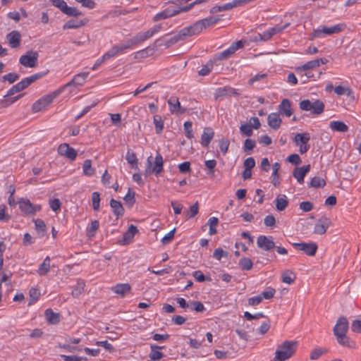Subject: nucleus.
<instances>
[{"mask_svg":"<svg viewBox=\"0 0 361 361\" xmlns=\"http://www.w3.org/2000/svg\"><path fill=\"white\" fill-rule=\"evenodd\" d=\"M44 317L49 324H57L60 322L59 313L54 312L51 309H47L44 311Z\"/></svg>","mask_w":361,"mask_h":361,"instance_id":"26","label":"nucleus"},{"mask_svg":"<svg viewBox=\"0 0 361 361\" xmlns=\"http://www.w3.org/2000/svg\"><path fill=\"white\" fill-rule=\"evenodd\" d=\"M310 170V165L307 164L303 166L302 167L295 168L293 171V177L297 180V181L302 184L304 183L305 176Z\"/></svg>","mask_w":361,"mask_h":361,"instance_id":"19","label":"nucleus"},{"mask_svg":"<svg viewBox=\"0 0 361 361\" xmlns=\"http://www.w3.org/2000/svg\"><path fill=\"white\" fill-rule=\"evenodd\" d=\"M50 257L49 256H47L44 259L43 262L40 264L38 267L37 272L39 276H42L48 274V272L50 270Z\"/></svg>","mask_w":361,"mask_h":361,"instance_id":"28","label":"nucleus"},{"mask_svg":"<svg viewBox=\"0 0 361 361\" xmlns=\"http://www.w3.org/2000/svg\"><path fill=\"white\" fill-rule=\"evenodd\" d=\"M59 94L60 91L49 93L43 96L32 104V111L34 112H39L45 109L56 97L59 96Z\"/></svg>","mask_w":361,"mask_h":361,"instance_id":"5","label":"nucleus"},{"mask_svg":"<svg viewBox=\"0 0 361 361\" xmlns=\"http://www.w3.org/2000/svg\"><path fill=\"white\" fill-rule=\"evenodd\" d=\"M214 132L211 128H205L201 136V144L202 146L207 147L213 139Z\"/></svg>","mask_w":361,"mask_h":361,"instance_id":"24","label":"nucleus"},{"mask_svg":"<svg viewBox=\"0 0 361 361\" xmlns=\"http://www.w3.org/2000/svg\"><path fill=\"white\" fill-rule=\"evenodd\" d=\"M219 149H220L221 152L224 154H226L228 150V147L230 145L229 140L228 139L222 138V139L219 140Z\"/></svg>","mask_w":361,"mask_h":361,"instance_id":"59","label":"nucleus"},{"mask_svg":"<svg viewBox=\"0 0 361 361\" xmlns=\"http://www.w3.org/2000/svg\"><path fill=\"white\" fill-rule=\"evenodd\" d=\"M153 123L155 126V130L157 134H160L164 129V121L160 115H155L153 118Z\"/></svg>","mask_w":361,"mask_h":361,"instance_id":"40","label":"nucleus"},{"mask_svg":"<svg viewBox=\"0 0 361 361\" xmlns=\"http://www.w3.org/2000/svg\"><path fill=\"white\" fill-rule=\"evenodd\" d=\"M255 141L251 139H246L244 142L243 149L247 154H250L255 147Z\"/></svg>","mask_w":361,"mask_h":361,"instance_id":"51","label":"nucleus"},{"mask_svg":"<svg viewBox=\"0 0 361 361\" xmlns=\"http://www.w3.org/2000/svg\"><path fill=\"white\" fill-rule=\"evenodd\" d=\"M327 350L322 348H316L311 353L310 358L312 360H318L322 355L326 353Z\"/></svg>","mask_w":361,"mask_h":361,"instance_id":"49","label":"nucleus"},{"mask_svg":"<svg viewBox=\"0 0 361 361\" xmlns=\"http://www.w3.org/2000/svg\"><path fill=\"white\" fill-rule=\"evenodd\" d=\"M276 293V290L274 288L268 287L265 290L262 292L261 296L262 299L269 300L272 298Z\"/></svg>","mask_w":361,"mask_h":361,"instance_id":"62","label":"nucleus"},{"mask_svg":"<svg viewBox=\"0 0 361 361\" xmlns=\"http://www.w3.org/2000/svg\"><path fill=\"white\" fill-rule=\"evenodd\" d=\"M267 122L270 128L277 130L281 127L282 121L279 114L271 113L268 115Z\"/></svg>","mask_w":361,"mask_h":361,"instance_id":"21","label":"nucleus"},{"mask_svg":"<svg viewBox=\"0 0 361 361\" xmlns=\"http://www.w3.org/2000/svg\"><path fill=\"white\" fill-rule=\"evenodd\" d=\"M192 310L197 312H202L205 310V307L202 302L200 301L193 300L190 302V307Z\"/></svg>","mask_w":361,"mask_h":361,"instance_id":"56","label":"nucleus"},{"mask_svg":"<svg viewBox=\"0 0 361 361\" xmlns=\"http://www.w3.org/2000/svg\"><path fill=\"white\" fill-rule=\"evenodd\" d=\"M183 40H185V39H184L183 35H181L180 31H179L177 34L174 35L171 37L166 38V41L164 42V46L168 48V47L176 44L177 42H178L180 41H183Z\"/></svg>","mask_w":361,"mask_h":361,"instance_id":"35","label":"nucleus"},{"mask_svg":"<svg viewBox=\"0 0 361 361\" xmlns=\"http://www.w3.org/2000/svg\"><path fill=\"white\" fill-rule=\"evenodd\" d=\"M235 53V51L233 50V48L231 47V45L224 51L219 53L215 56L216 59L217 60H225L228 58H229L231 56H232Z\"/></svg>","mask_w":361,"mask_h":361,"instance_id":"39","label":"nucleus"},{"mask_svg":"<svg viewBox=\"0 0 361 361\" xmlns=\"http://www.w3.org/2000/svg\"><path fill=\"white\" fill-rule=\"evenodd\" d=\"M331 224V221L326 216H322L318 219L314 225V233L323 235L326 232L327 228Z\"/></svg>","mask_w":361,"mask_h":361,"instance_id":"15","label":"nucleus"},{"mask_svg":"<svg viewBox=\"0 0 361 361\" xmlns=\"http://www.w3.org/2000/svg\"><path fill=\"white\" fill-rule=\"evenodd\" d=\"M293 246L298 250L304 252L308 256H314L318 247L316 243H294Z\"/></svg>","mask_w":361,"mask_h":361,"instance_id":"8","label":"nucleus"},{"mask_svg":"<svg viewBox=\"0 0 361 361\" xmlns=\"http://www.w3.org/2000/svg\"><path fill=\"white\" fill-rule=\"evenodd\" d=\"M239 93L237 90L231 87L230 86H224L221 87H219L215 90L214 97L215 100H218L219 99L224 97H230L232 96H238Z\"/></svg>","mask_w":361,"mask_h":361,"instance_id":"12","label":"nucleus"},{"mask_svg":"<svg viewBox=\"0 0 361 361\" xmlns=\"http://www.w3.org/2000/svg\"><path fill=\"white\" fill-rule=\"evenodd\" d=\"M6 38L11 48L16 49L20 46L21 35L18 31H11L7 34Z\"/></svg>","mask_w":361,"mask_h":361,"instance_id":"18","label":"nucleus"},{"mask_svg":"<svg viewBox=\"0 0 361 361\" xmlns=\"http://www.w3.org/2000/svg\"><path fill=\"white\" fill-rule=\"evenodd\" d=\"M110 206L112 209L114 214L117 219L122 216L124 214V208L120 201L111 199L110 200Z\"/></svg>","mask_w":361,"mask_h":361,"instance_id":"27","label":"nucleus"},{"mask_svg":"<svg viewBox=\"0 0 361 361\" xmlns=\"http://www.w3.org/2000/svg\"><path fill=\"white\" fill-rule=\"evenodd\" d=\"M238 264L241 269L244 271L250 270L253 266L252 260L248 257H243L240 259Z\"/></svg>","mask_w":361,"mask_h":361,"instance_id":"42","label":"nucleus"},{"mask_svg":"<svg viewBox=\"0 0 361 361\" xmlns=\"http://www.w3.org/2000/svg\"><path fill=\"white\" fill-rule=\"evenodd\" d=\"M88 23V19L85 18L82 19L72 18L65 23L63 25V30L78 29L84 27Z\"/></svg>","mask_w":361,"mask_h":361,"instance_id":"17","label":"nucleus"},{"mask_svg":"<svg viewBox=\"0 0 361 361\" xmlns=\"http://www.w3.org/2000/svg\"><path fill=\"white\" fill-rule=\"evenodd\" d=\"M52 5L58 8L62 13L64 12L65 8L67 7V4L64 0H49Z\"/></svg>","mask_w":361,"mask_h":361,"instance_id":"61","label":"nucleus"},{"mask_svg":"<svg viewBox=\"0 0 361 361\" xmlns=\"http://www.w3.org/2000/svg\"><path fill=\"white\" fill-rule=\"evenodd\" d=\"M279 110L280 114L282 115H285L286 117H290L293 114L291 109V102L288 99H283L279 105Z\"/></svg>","mask_w":361,"mask_h":361,"instance_id":"23","label":"nucleus"},{"mask_svg":"<svg viewBox=\"0 0 361 361\" xmlns=\"http://www.w3.org/2000/svg\"><path fill=\"white\" fill-rule=\"evenodd\" d=\"M299 106L300 109L302 111H310L312 115L318 116L324 110V103L319 99H317L313 102L309 99H304L300 102Z\"/></svg>","mask_w":361,"mask_h":361,"instance_id":"4","label":"nucleus"},{"mask_svg":"<svg viewBox=\"0 0 361 361\" xmlns=\"http://www.w3.org/2000/svg\"><path fill=\"white\" fill-rule=\"evenodd\" d=\"M63 13L67 15L68 16H71V17H78V16L82 15V12H80L76 8L71 7L68 6H67V7L65 8V11H64Z\"/></svg>","mask_w":361,"mask_h":361,"instance_id":"52","label":"nucleus"},{"mask_svg":"<svg viewBox=\"0 0 361 361\" xmlns=\"http://www.w3.org/2000/svg\"><path fill=\"white\" fill-rule=\"evenodd\" d=\"M288 204V200L285 195H280L276 199V208L279 211H283Z\"/></svg>","mask_w":361,"mask_h":361,"instance_id":"34","label":"nucleus"},{"mask_svg":"<svg viewBox=\"0 0 361 361\" xmlns=\"http://www.w3.org/2000/svg\"><path fill=\"white\" fill-rule=\"evenodd\" d=\"M61 357L65 361H87V357H79V356H77V355H61Z\"/></svg>","mask_w":361,"mask_h":361,"instance_id":"63","label":"nucleus"},{"mask_svg":"<svg viewBox=\"0 0 361 361\" xmlns=\"http://www.w3.org/2000/svg\"><path fill=\"white\" fill-rule=\"evenodd\" d=\"M89 75V72H83L76 74L73 78L67 83V86L77 87L83 85Z\"/></svg>","mask_w":361,"mask_h":361,"instance_id":"20","label":"nucleus"},{"mask_svg":"<svg viewBox=\"0 0 361 361\" xmlns=\"http://www.w3.org/2000/svg\"><path fill=\"white\" fill-rule=\"evenodd\" d=\"M325 185H326L325 180L319 176H315V177L312 178L309 184V187L314 188H324Z\"/></svg>","mask_w":361,"mask_h":361,"instance_id":"37","label":"nucleus"},{"mask_svg":"<svg viewBox=\"0 0 361 361\" xmlns=\"http://www.w3.org/2000/svg\"><path fill=\"white\" fill-rule=\"evenodd\" d=\"M257 245L258 247L264 251H270L276 247L274 238L271 235L267 236L261 235L258 236L257 239Z\"/></svg>","mask_w":361,"mask_h":361,"instance_id":"10","label":"nucleus"},{"mask_svg":"<svg viewBox=\"0 0 361 361\" xmlns=\"http://www.w3.org/2000/svg\"><path fill=\"white\" fill-rule=\"evenodd\" d=\"M349 328V324L348 319L344 316H341L334 327V334L335 336H338V335H345L348 332Z\"/></svg>","mask_w":361,"mask_h":361,"instance_id":"14","label":"nucleus"},{"mask_svg":"<svg viewBox=\"0 0 361 361\" xmlns=\"http://www.w3.org/2000/svg\"><path fill=\"white\" fill-rule=\"evenodd\" d=\"M213 68L212 61H209L207 64L204 65L202 68L198 71V73L201 76H205L208 75Z\"/></svg>","mask_w":361,"mask_h":361,"instance_id":"55","label":"nucleus"},{"mask_svg":"<svg viewBox=\"0 0 361 361\" xmlns=\"http://www.w3.org/2000/svg\"><path fill=\"white\" fill-rule=\"evenodd\" d=\"M240 132L247 137H250L253 133L252 126L247 123L241 125Z\"/></svg>","mask_w":361,"mask_h":361,"instance_id":"58","label":"nucleus"},{"mask_svg":"<svg viewBox=\"0 0 361 361\" xmlns=\"http://www.w3.org/2000/svg\"><path fill=\"white\" fill-rule=\"evenodd\" d=\"M310 140V135L308 133H297L294 137V142L296 145H305L308 144Z\"/></svg>","mask_w":361,"mask_h":361,"instance_id":"36","label":"nucleus"},{"mask_svg":"<svg viewBox=\"0 0 361 361\" xmlns=\"http://www.w3.org/2000/svg\"><path fill=\"white\" fill-rule=\"evenodd\" d=\"M35 229L40 236H44L46 232V224L42 219H37L34 221Z\"/></svg>","mask_w":361,"mask_h":361,"instance_id":"38","label":"nucleus"},{"mask_svg":"<svg viewBox=\"0 0 361 361\" xmlns=\"http://www.w3.org/2000/svg\"><path fill=\"white\" fill-rule=\"evenodd\" d=\"M83 173L87 176H92L94 173V169L92 167V161L86 159L82 166Z\"/></svg>","mask_w":361,"mask_h":361,"instance_id":"45","label":"nucleus"},{"mask_svg":"<svg viewBox=\"0 0 361 361\" xmlns=\"http://www.w3.org/2000/svg\"><path fill=\"white\" fill-rule=\"evenodd\" d=\"M135 192L133 191L130 188L128 189V191L126 196L124 197L123 200L126 202V203L131 207L135 202Z\"/></svg>","mask_w":361,"mask_h":361,"instance_id":"48","label":"nucleus"},{"mask_svg":"<svg viewBox=\"0 0 361 361\" xmlns=\"http://www.w3.org/2000/svg\"><path fill=\"white\" fill-rule=\"evenodd\" d=\"M23 95H24V94H18L14 97L1 99L0 100V105L3 108H6L20 99Z\"/></svg>","mask_w":361,"mask_h":361,"instance_id":"44","label":"nucleus"},{"mask_svg":"<svg viewBox=\"0 0 361 361\" xmlns=\"http://www.w3.org/2000/svg\"><path fill=\"white\" fill-rule=\"evenodd\" d=\"M19 75L15 73H9L5 75H3L1 80L3 82L8 81L10 84H12L17 81L19 78Z\"/></svg>","mask_w":361,"mask_h":361,"instance_id":"53","label":"nucleus"},{"mask_svg":"<svg viewBox=\"0 0 361 361\" xmlns=\"http://www.w3.org/2000/svg\"><path fill=\"white\" fill-rule=\"evenodd\" d=\"M19 209L25 215H35L37 212L41 210V206L32 204L27 199L21 198L18 201Z\"/></svg>","mask_w":361,"mask_h":361,"instance_id":"7","label":"nucleus"},{"mask_svg":"<svg viewBox=\"0 0 361 361\" xmlns=\"http://www.w3.org/2000/svg\"><path fill=\"white\" fill-rule=\"evenodd\" d=\"M164 160L161 154L157 153L154 161L152 160V157L149 156L147 159V168L144 173L145 176L154 173L156 176L160 175L164 171Z\"/></svg>","mask_w":361,"mask_h":361,"instance_id":"3","label":"nucleus"},{"mask_svg":"<svg viewBox=\"0 0 361 361\" xmlns=\"http://www.w3.org/2000/svg\"><path fill=\"white\" fill-rule=\"evenodd\" d=\"M219 18L214 16H209L199 20L200 24L202 25V28L206 29L207 27L216 24L219 21Z\"/></svg>","mask_w":361,"mask_h":361,"instance_id":"41","label":"nucleus"},{"mask_svg":"<svg viewBox=\"0 0 361 361\" xmlns=\"http://www.w3.org/2000/svg\"><path fill=\"white\" fill-rule=\"evenodd\" d=\"M219 223V219L216 217H211L209 219L207 224L209 226V235H214L217 233V230L216 228V226H217Z\"/></svg>","mask_w":361,"mask_h":361,"instance_id":"46","label":"nucleus"},{"mask_svg":"<svg viewBox=\"0 0 361 361\" xmlns=\"http://www.w3.org/2000/svg\"><path fill=\"white\" fill-rule=\"evenodd\" d=\"M58 153L71 161L75 160L78 155L77 151L68 143L61 144L58 147Z\"/></svg>","mask_w":361,"mask_h":361,"instance_id":"13","label":"nucleus"},{"mask_svg":"<svg viewBox=\"0 0 361 361\" xmlns=\"http://www.w3.org/2000/svg\"><path fill=\"white\" fill-rule=\"evenodd\" d=\"M228 253L220 247L215 249L213 252V257L219 261H220L222 257H228Z\"/></svg>","mask_w":361,"mask_h":361,"instance_id":"60","label":"nucleus"},{"mask_svg":"<svg viewBox=\"0 0 361 361\" xmlns=\"http://www.w3.org/2000/svg\"><path fill=\"white\" fill-rule=\"evenodd\" d=\"M199 212V204L198 202H196L194 204H192L188 211L185 212V214L186 219H192L194 218Z\"/></svg>","mask_w":361,"mask_h":361,"instance_id":"47","label":"nucleus"},{"mask_svg":"<svg viewBox=\"0 0 361 361\" xmlns=\"http://www.w3.org/2000/svg\"><path fill=\"white\" fill-rule=\"evenodd\" d=\"M185 135L188 139L193 137L192 123L191 121H185L183 124Z\"/></svg>","mask_w":361,"mask_h":361,"instance_id":"54","label":"nucleus"},{"mask_svg":"<svg viewBox=\"0 0 361 361\" xmlns=\"http://www.w3.org/2000/svg\"><path fill=\"white\" fill-rule=\"evenodd\" d=\"M346 28V24L341 23L331 27L320 26L314 29L310 35V39L322 38L326 35H332L343 32Z\"/></svg>","mask_w":361,"mask_h":361,"instance_id":"2","label":"nucleus"},{"mask_svg":"<svg viewBox=\"0 0 361 361\" xmlns=\"http://www.w3.org/2000/svg\"><path fill=\"white\" fill-rule=\"evenodd\" d=\"M39 54L35 51H28L19 59V63L25 67L34 68L37 65Z\"/></svg>","mask_w":361,"mask_h":361,"instance_id":"6","label":"nucleus"},{"mask_svg":"<svg viewBox=\"0 0 361 361\" xmlns=\"http://www.w3.org/2000/svg\"><path fill=\"white\" fill-rule=\"evenodd\" d=\"M131 290V286L129 283H118L111 288V290L121 297H124Z\"/></svg>","mask_w":361,"mask_h":361,"instance_id":"22","label":"nucleus"},{"mask_svg":"<svg viewBox=\"0 0 361 361\" xmlns=\"http://www.w3.org/2000/svg\"><path fill=\"white\" fill-rule=\"evenodd\" d=\"M329 127L331 130L336 132L345 133L348 130V126L343 121H332L329 123Z\"/></svg>","mask_w":361,"mask_h":361,"instance_id":"30","label":"nucleus"},{"mask_svg":"<svg viewBox=\"0 0 361 361\" xmlns=\"http://www.w3.org/2000/svg\"><path fill=\"white\" fill-rule=\"evenodd\" d=\"M126 159L128 161V163L130 164L132 168H134L135 166H137V159L135 153H134L132 150H128L126 155Z\"/></svg>","mask_w":361,"mask_h":361,"instance_id":"43","label":"nucleus"},{"mask_svg":"<svg viewBox=\"0 0 361 361\" xmlns=\"http://www.w3.org/2000/svg\"><path fill=\"white\" fill-rule=\"evenodd\" d=\"M338 343L344 346L349 348H355L356 346L355 342L352 341L349 337L345 335H338V336H336Z\"/></svg>","mask_w":361,"mask_h":361,"instance_id":"29","label":"nucleus"},{"mask_svg":"<svg viewBox=\"0 0 361 361\" xmlns=\"http://www.w3.org/2000/svg\"><path fill=\"white\" fill-rule=\"evenodd\" d=\"M92 208L98 211L100 207V194L98 192H94L92 194Z\"/></svg>","mask_w":361,"mask_h":361,"instance_id":"50","label":"nucleus"},{"mask_svg":"<svg viewBox=\"0 0 361 361\" xmlns=\"http://www.w3.org/2000/svg\"><path fill=\"white\" fill-rule=\"evenodd\" d=\"M352 331L357 334H361V320L355 319L351 324L350 327Z\"/></svg>","mask_w":361,"mask_h":361,"instance_id":"64","label":"nucleus"},{"mask_svg":"<svg viewBox=\"0 0 361 361\" xmlns=\"http://www.w3.org/2000/svg\"><path fill=\"white\" fill-rule=\"evenodd\" d=\"M296 277L292 272H286L282 275V282L288 284L293 283Z\"/></svg>","mask_w":361,"mask_h":361,"instance_id":"57","label":"nucleus"},{"mask_svg":"<svg viewBox=\"0 0 361 361\" xmlns=\"http://www.w3.org/2000/svg\"><path fill=\"white\" fill-rule=\"evenodd\" d=\"M317 67H319V62L314 59L307 62L302 66L298 67L296 68V72L298 74H302L304 71H309Z\"/></svg>","mask_w":361,"mask_h":361,"instance_id":"32","label":"nucleus"},{"mask_svg":"<svg viewBox=\"0 0 361 361\" xmlns=\"http://www.w3.org/2000/svg\"><path fill=\"white\" fill-rule=\"evenodd\" d=\"M85 287V283L82 279H78L76 285L73 288L71 294L73 297L78 298L83 292Z\"/></svg>","mask_w":361,"mask_h":361,"instance_id":"33","label":"nucleus"},{"mask_svg":"<svg viewBox=\"0 0 361 361\" xmlns=\"http://www.w3.org/2000/svg\"><path fill=\"white\" fill-rule=\"evenodd\" d=\"M202 30V25L198 20L190 26L183 27L180 31L184 39H186L188 37L200 34Z\"/></svg>","mask_w":361,"mask_h":361,"instance_id":"11","label":"nucleus"},{"mask_svg":"<svg viewBox=\"0 0 361 361\" xmlns=\"http://www.w3.org/2000/svg\"><path fill=\"white\" fill-rule=\"evenodd\" d=\"M168 104L171 114H183L185 109H181L180 103L176 97H171L168 100Z\"/></svg>","mask_w":361,"mask_h":361,"instance_id":"25","label":"nucleus"},{"mask_svg":"<svg viewBox=\"0 0 361 361\" xmlns=\"http://www.w3.org/2000/svg\"><path fill=\"white\" fill-rule=\"evenodd\" d=\"M150 349L151 352L149 354V357L152 360H159L164 357V353L160 351V345H151Z\"/></svg>","mask_w":361,"mask_h":361,"instance_id":"31","label":"nucleus"},{"mask_svg":"<svg viewBox=\"0 0 361 361\" xmlns=\"http://www.w3.org/2000/svg\"><path fill=\"white\" fill-rule=\"evenodd\" d=\"M290 25L289 23H286L283 26L276 25L275 27L269 28L262 33H258V37L262 39V42L269 40L274 35L281 32L283 30L287 28Z\"/></svg>","mask_w":361,"mask_h":361,"instance_id":"9","label":"nucleus"},{"mask_svg":"<svg viewBox=\"0 0 361 361\" xmlns=\"http://www.w3.org/2000/svg\"><path fill=\"white\" fill-rule=\"evenodd\" d=\"M46 74H47V73H42V72L33 74L29 77L23 78L17 84H18L20 91H22V90H25V88H27L28 86H30L32 83H33L36 80L44 77Z\"/></svg>","mask_w":361,"mask_h":361,"instance_id":"16","label":"nucleus"},{"mask_svg":"<svg viewBox=\"0 0 361 361\" xmlns=\"http://www.w3.org/2000/svg\"><path fill=\"white\" fill-rule=\"evenodd\" d=\"M298 342L295 341H285L280 345L275 353V359L285 361L289 359L295 352Z\"/></svg>","mask_w":361,"mask_h":361,"instance_id":"1","label":"nucleus"}]
</instances>
